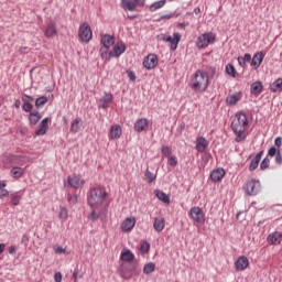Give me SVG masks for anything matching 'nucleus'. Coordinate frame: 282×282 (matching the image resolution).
<instances>
[{
	"label": "nucleus",
	"instance_id": "nucleus-1",
	"mask_svg": "<svg viewBox=\"0 0 282 282\" xmlns=\"http://www.w3.org/2000/svg\"><path fill=\"white\" fill-rule=\"evenodd\" d=\"M231 129L236 133V142L246 140V130L248 129V117L243 112H237L231 122Z\"/></svg>",
	"mask_w": 282,
	"mask_h": 282
},
{
	"label": "nucleus",
	"instance_id": "nucleus-2",
	"mask_svg": "<svg viewBox=\"0 0 282 282\" xmlns=\"http://www.w3.org/2000/svg\"><path fill=\"white\" fill-rule=\"evenodd\" d=\"M107 197V191L100 185L91 187L87 193V204L90 208H98Z\"/></svg>",
	"mask_w": 282,
	"mask_h": 282
},
{
	"label": "nucleus",
	"instance_id": "nucleus-3",
	"mask_svg": "<svg viewBox=\"0 0 282 282\" xmlns=\"http://www.w3.org/2000/svg\"><path fill=\"white\" fill-rule=\"evenodd\" d=\"M208 85H210V83L208 82V77L204 75L202 69L196 70L191 82V88L194 91L204 93L206 91V89H208Z\"/></svg>",
	"mask_w": 282,
	"mask_h": 282
},
{
	"label": "nucleus",
	"instance_id": "nucleus-4",
	"mask_svg": "<svg viewBox=\"0 0 282 282\" xmlns=\"http://www.w3.org/2000/svg\"><path fill=\"white\" fill-rule=\"evenodd\" d=\"M217 36L213 32H206L199 35L196 40V46L198 50H204V47H208V45H213Z\"/></svg>",
	"mask_w": 282,
	"mask_h": 282
},
{
	"label": "nucleus",
	"instance_id": "nucleus-5",
	"mask_svg": "<svg viewBox=\"0 0 282 282\" xmlns=\"http://www.w3.org/2000/svg\"><path fill=\"white\" fill-rule=\"evenodd\" d=\"M78 36L82 43H89V41H91L94 32L91 31L89 23L84 22L79 25Z\"/></svg>",
	"mask_w": 282,
	"mask_h": 282
},
{
	"label": "nucleus",
	"instance_id": "nucleus-6",
	"mask_svg": "<svg viewBox=\"0 0 282 282\" xmlns=\"http://www.w3.org/2000/svg\"><path fill=\"white\" fill-rule=\"evenodd\" d=\"M243 191L246 195H249V197H253L254 195L259 194L261 191V182L259 180H250L246 183L243 186Z\"/></svg>",
	"mask_w": 282,
	"mask_h": 282
},
{
	"label": "nucleus",
	"instance_id": "nucleus-7",
	"mask_svg": "<svg viewBox=\"0 0 282 282\" xmlns=\"http://www.w3.org/2000/svg\"><path fill=\"white\" fill-rule=\"evenodd\" d=\"M188 217H191L193 221H196V224H206V214H204V209L200 207H192L188 212Z\"/></svg>",
	"mask_w": 282,
	"mask_h": 282
},
{
	"label": "nucleus",
	"instance_id": "nucleus-8",
	"mask_svg": "<svg viewBox=\"0 0 282 282\" xmlns=\"http://www.w3.org/2000/svg\"><path fill=\"white\" fill-rule=\"evenodd\" d=\"M133 272H138V263L135 262L123 265L120 270V276L121 279L129 280L133 276Z\"/></svg>",
	"mask_w": 282,
	"mask_h": 282
},
{
	"label": "nucleus",
	"instance_id": "nucleus-9",
	"mask_svg": "<svg viewBox=\"0 0 282 282\" xmlns=\"http://www.w3.org/2000/svg\"><path fill=\"white\" fill-rule=\"evenodd\" d=\"M162 41L171 43L170 50L175 52V50H177V45H180V41H182V35L180 33H174L173 36H163Z\"/></svg>",
	"mask_w": 282,
	"mask_h": 282
},
{
	"label": "nucleus",
	"instance_id": "nucleus-10",
	"mask_svg": "<svg viewBox=\"0 0 282 282\" xmlns=\"http://www.w3.org/2000/svg\"><path fill=\"white\" fill-rule=\"evenodd\" d=\"M143 67L145 69H155L158 67V55L155 54H149L144 59H143Z\"/></svg>",
	"mask_w": 282,
	"mask_h": 282
},
{
	"label": "nucleus",
	"instance_id": "nucleus-11",
	"mask_svg": "<svg viewBox=\"0 0 282 282\" xmlns=\"http://www.w3.org/2000/svg\"><path fill=\"white\" fill-rule=\"evenodd\" d=\"M250 265V260H248V257L240 256L237 261L235 262V269L237 272H243L246 268Z\"/></svg>",
	"mask_w": 282,
	"mask_h": 282
},
{
	"label": "nucleus",
	"instance_id": "nucleus-12",
	"mask_svg": "<svg viewBox=\"0 0 282 282\" xmlns=\"http://www.w3.org/2000/svg\"><path fill=\"white\" fill-rule=\"evenodd\" d=\"M50 122H52V118L50 117L44 118L40 122L39 129L35 130V135H45V133H47V129H50Z\"/></svg>",
	"mask_w": 282,
	"mask_h": 282
},
{
	"label": "nucleus",
	"instance_id": "nucleus-13",
	"mask_svg": "<svg viewBox=\"0 0 282 282\" xmlns=\"http://www.w3.org/2000/svg\"><path fill=\"white\" fill-rule=\"evenodd\" d=\"M67 183L69 184V186H72V188H83L85 181L80 178V176L74 174L72 176H68Z\"/></svg>",
	"mask_w": 282,
	"mask_h": 282
},
{
	"label": "nucleus",
	"instance_id": "nucleus-14",
	"mask_svg": "<svg viewBox=\"0 0 282 282\" xmlns=\"http://www.w3.org/2000/svg\"><path fill=\"white\" fill-rule=\"evenodd\" d=\"M135 227V217H128L121 224V230L123 232H131Z\"/></svg>",
	"mask_w": 282,
	"mask_h": 282
},
{
	"label": "nucleus",
	"instance_id": "nucleus-15",
	"mask_svg": "<svg viewBox=\"0 0 282 282\" xmlns=\"http://www.w3.org/2000/svg\"><path fill=\"white\" fill-rule=\"evenodd\" d=\"M149 129V119L140 118L134 122V131L137 133H142V131H147Z\"/></svg>",
	"mask_w": 282,
	"mask_h": 282
},
{
	"label": "nucleus",
	"instance_id": "nucleus-16",
	"mask_svg": "<svg viewBox=\"0 0 282 282\" xmlns=\"http://www.w3.org/2000/svg\"><path fill=\"white\" fill-rule=\"evenodd\" d=\"M200 72L205 75V78H207L208 82L219 76L215 66H206L204 69H200Z\"/></svg>",
	"mask_w": 282,
	"mask_h": 282
},
{
	"label": "nucleus",
	"instance_id": "nucleus-17",
	"mask_svg": "<svg viewBox=\"0 0 282 282\" xmlns=\"http://www.w3.org/2000/svg\"><path fill=\"white\" fill-rule=\"evenodd\" d=\"M268 243L271 246H279L282 241V232L281 231H274L270 234L267 238Z\"/></svg>",
	"mask_w": 282,
	"mask_h": 282
},
{
	"label": "nucleus",
	"instance_id": "nucleus-18",
	"mask_svg": "<svg viewBox=\"0 0 282 282\" xmlns=\"http://www.w3.org/2000/svg\"><path fill=\"white\" fill-rule=\"evenodd\" d=\"M264 56L263 52L256 53L251 59V67H253V69H259L263 63Z\"/></svg>",
	"mask_w": 282,
	"mask_h": 282
},
{
	"label": "nucleus",
	"instance_id": "nucleus-19",
	"mask_svg": "<svg viewBox=\"0 0 282 282\" xmlns=\"http://www.w3.org/2000/svg\"><path fill=\"white\" fill-rule=\"evenodd\" d=\"M124 52H127V45H124V43L116 44L112 51H110V55H112V58H118V56H122Z\"/></svg>",
	"mask_w": 282,
	"mask_h": 282
},
{
	"label": "nucleus",
	"instance_id": "nucleus-20",
	"mask_svg": "<svg viewBox=\"0 0 282 282\" xmlns=\"http://www.w3.org/2000/svg\"><path fill=\"white\" fill-rule=\"evenodd\" d=\"M206 149H208V140L204 137H197L196 151H198V153H205Z\"/></svg>",
	"mask_w": 282,
	"mask_h": 282
},
{
	"label": "nucleus",
	"instance_id": "nucleus-21",
	"mask_svg": "<svg viewBox=\"0 0 282 282\" xmlns=\"http://www.w3.org/2000/svg\"><path fill=\"white\" fill-rule=\"evenodd\" d=\"M225 175H226V171L221 167H218V169L212 171L210 180H212V182H221V180H224Z\"/></svg>",
	"mask_w": 282,
	"mask_h": 282
},
{
	"label": "nucleus",
	"instance_id": "nucleus-22",
	"mask_svg": "<svg viewBox=\"0 0 282 282\" xmlns=\"http://www.w3.org/2000/svg\"><path fill=\"white\" fill-rule=\"evenodd\" d=\"M58 34V29L56 28L55 22H51L47 24L45 31H44V36L47 39H52V36H56Z\"/></svg>",
	"mask_w": 282,
	"mask_h": 282
},
{
	"label": "nucleus",
	"instance_id": "nucleus-23",
	"mask_svg": "<svg viewBox=\"0 0 282 282\" xmlns=\"http://www.w3.org/2000/svg\"><path fill=\"white\" fill-rule=\"evenodd\" d=\"M113 100V95L111 93H105L102 98L99 100V107L101 109H107L109 107V102Z\"/></svg>",
	"mask_w": 282,
	"mask_h": 282
},
{
	"label": "nucleus",
	"instance_id": "nucleus-24",
	"mask_svg": "<svg viewBox=\"0 0 282 282\" xmlns=\"http://www.w3.org/2000/svg\"><path fill=\"white\" fill-rule=\"evenodd\" d=\"M122 135V127L120 124H115L110 128L109 138L111 140H118Z\"/></svg>",
	"mask_w": 282,
	"mask_h": 282
},
{
	"label": "nucleus",
	"instance_id": "nucleus-25",
	"mask_svg": "<svg viewBox=\"0 0 282 282\" xmlns=\"http://www.w3.org/2000/svg\"><path fill=\"white\" fill-rule=\"evenodd\" d=\"M100 43H101L102 47L110 48L111 45H113L116 43V37H113V35H110V34H105L101 37Z\"/></svg>",
	"mask_w": 282,
	"mask_h": 282
},
{
	"label": "nucleus",
	"instance_id": "nucleus-26",
	"mask_svg": "<svg viewBox=\"0 0 282 282\" xmlns=\"http://www.w3.org/2000/svg\"><path fill=\"white\" fill-rule=\"evenodd\" d=\"M40 120H41V113H39V110H33L32 112L29 113L30 127H36Z\"/></svg>",
	"mask_w": 282,
	"mask_h": 282
},
{
	"label": "nucleus",
	"instance_id": "nucleus-27",
	"mask_svg": "<svg viewBox=\"0 0 282 282\" xmlns=\"http://www.w3.org/2000/svg\"><path fill=\"white\" fill-rule=\"evenodd\" d=\"M263 156V151H260L258 154H256L254 159L251 160L249 164V171L252 173V171H257L259 169V162H261V158Z\"/></svg>",
	"mask_w": 282,
	"mask_h": 282
},
{
	"label": "nucleus",
	"instance_id": "nucleus-28",
	"mask_svg": "<svg viewBox=\"0 0 282 282\" xmlns=\"http://www.w3.org/2000/svg\"><path fill=\"white\" fill-rule=\"evenodd\" d=\"M121 261H124L126 263H131L133 259H135V254H133L129 249H124L120 253Z\"/></svg>",
	"mask_w": 282,
	"mask_h": 282
},
{
	"label": "nucleus",
	"instance_id": "nucleus-29",
	"mask_svg": "<svg viewBox=\"0 0 282 282\" xmlns=\"http://www.w3.org/2000/svg\"><path fill=\"white\" fill-rule=\"evenodd\" d=\"M250 91L251 94H253V96H259V94L263 91V84L261 82L252 83L250 87Z\"/></svg>",
	"mask_w": 282,
	"mask_h": 282
},
{
	"label": "nucleus",
	"instance_id": "nucleus-30",
	"mask_svg": "<svg viewBox=\"0 0 282 282\" xmlns=\"http://www.w3.org/2000/svg\"><path fill=\"white\" fill-rule=\"evenodd\" d=\"M154 195L160 199V202H163V204H171V197H169V195L163 191L156 189L154 191Z\"/></svg>",
	"mask_w": 282,
	"mask_h": 282
},
{
	"label": "nucleus",
	"instance_id": "nucleus-31",
	"mask_svg": "<svg viewBox=\"0 0 282 282\" xmlns=\"http://www.w3.org/2000/svg\"><path fill=\"white\" fill-rule=\"evenodd\" d=\"M164 219L162 217L154 218L153 228L155 232H162L164 230Z\"/></svg>",
	"mask_w": 282,
	"mask_h": 282
},
{
	"label": "nucleus",
	"instance_id": "nucleus-32",
	"mask_svg": "<svg viewBox=\"0 0 282 282\" xmlns=\"http://www.w3.org/2000/svg\"><path fill=\"white\" fill-rule=\"evenodd\" d=\"M239 100H241V93H238V94H235V95H229L226 98V102L230 107L235 106L237 102H239Z\"/></svg>",
	"mask_w": 282,
	"mask_h": 282
},
{
	"label": "nucleus",
	"instance_id": "nucleus-33",
	"mask_svg": "<svg viewBox=\"0 0 282 282\" xmlns=\"http://www.w3.org/2000/svg\"><path fill=\"white\" fill-rule=\"evenodd\" d=\"M109 47L107 46H102L100 50H99V54L102 58V61H111V58H113V55H111V51L109 52Z\"/></svg>",
	"mask_w": 282,
	"mask_h": 282
},
{
	"label": "nucleus",
	"instance_id": "nucleus-34",
	"mask_svg": "<svg viewBox=\"0 0 282 282\" xmlns=\"http://www.w3.org/2000/svg\"><path fill=\"white\" fill-rule=\"evenodd\" d=\"M166 6V0H159L153 2L149 6L150 12H155L158 10H161V8H164Z\"/></svg>",
	"mask_w": 282,
	"mask_h": 282
},
{
	"label": "nucleus",
	"instance_id": "nucleus-35",
	"mask_svg": "<svg viewBox=\"0 0 282 282\" xmlns=\"http://www.w3.org/2000/svg\"><path fill=\"white\" fill-rule=\"evenodd\" d=\"M10 175L13 177V180H21V177H23V169L20 166H14L11 169Z\"/></svg>",
	"mask_w": 282,
	"mask_h": 282
},
{
	"label": "nucleus",
	"instance_id": "nucleus-36",
	"mask_svg": "<svg viewBox=\"0 0 282 282\" xmlns=\"http://www.w3.org/2000/svg\"><path fill=\"white\" fill-rule=\"evenodd\" d=\"M270 90L273 94H276V91H282V78H278L274 83L270 85Z\"/></svg>",
	"mask_w": 282,
	"mask_h": 282
},
{
	"label": "nucleus",
	"instance_id": "nucleus-37",
	"mask_svg": "<svg viewBox=\"0 0 282 282\" xmlns=\"http://www.w3.org/2000/svg\"><path fill=\"white\" fill-rule=\"evenodd\" d=\"M123 3V9L124 10H129V12H135V9L138 8L135 2L132 0V2L130 0H121Z\"/></svg>",
	"mask_w": 282,
	"mask_h": 282
},
{
	"label": "nucleus",
	"instance_id": "nucleus-38",
	"mask_svg": "<svg viewBox=\"0 0 282 282\" xmlns=\"http://www.w3.org/2000/svg\"><path fill=\"white\" fill-rule=\"evenodd\" d=\"M80 122H83V120L80 119V117H77L72 123H70V133H78L79 129H80Z\"/></svg>",
	"mask_w": 282,
	"mask_h": 282
},
{
	"label": "nucleus",
	"instance_id": "nucleus-39",
	"mask_svg": "<svg viewBox=\"0 0 282 282\" xmlns=\"http://www.w3.org/2000/svg\"><path fill=\"white\" fill-rule=\"evenodd\" d=\"M10 199L12 206H19L21 204L22 196L19 193H11L10 194Z\"/></svg>",
	"mask_w": 282,
	"mask_h": 282
},
{
	"label": "nucleus",
	"instance_id": "nucleus-40",
	"mask_svg": "<svg viewBox=\"0 0 282 282\" xmlns=\"http://www.w3.org/2000/svg\"><path fill=\"white\" fill-rule=\"evenodd\" d=\"M155 272V263L149 262L143 267V274H152Z\"/></svg>",
	"mask_w": 282,
	"mask_h": 282
},
{
	"label": "nucleus",
	"instance_id": "nucleus-41",
	"mask_svg": "<svg viewBox=\"0 0 282 282\" xmlns=\"http://www.w3.org/2000/svg\"><path fill=\"white\" fill-rule=\"evenodd\" d=\"M47 105V97L41 96L35 100L36 109H41V107H45Z\"/></svg>",
	"mask_w": 282,
	"mask_h": 282
},
{
	"label": "nucleus",
	"instance_id": "nucleus-42",
	"mask_svg": "<svg viewBox=\"0 0 282 282\" xmlns=\"http://www.w3.org/2000/svg\"><path fill=\"white\" fill-rule=\"evenodd\" d=\"M226 74H228V76H232V78H237V69H235L232 64L226 65Z\"/></svg>",
	"mask_w": 282,
	"mask_h": 282
},
{
	"label": "nucleus",
	"instance_id": "nucleus-43",
	"mask_svg": "<svg viewBox=\"0 0 282 282\" xmlns=\"http://www.w3.org/2000/svg\"><path fill=\"white\" fill-rule=\"evenodd\" d=\"M144 175L148 184H152V182H155V178L158 177V175L153 174V172L149 170L145 171Z\"/></svg>",
	"mask_w": 282,
	"mask_h": 282
},
{
	"label": "nucleus",
	"instance_id": "nucleus-44",
	"mask_svg": "<svg viewBox=\"0 0 282 282\" xmlns=\"http://www.w3.org/2000/svg\"><path fill=\"white\" fill-rule=\"evenodd\" d=\"M84 276V273L80 272V269H78V267H76L73 271V279H74V282L78 281V279H83Z\"/></svg>",
	"mask_w": 282,
	"mask_h": 282
},
{
	"label": "nucleus",
	"instance_id": "nucleus-45",
	"mask_svg": "<svg viewBox=\"0 0 282 282\" xmlns=\"http://www.w3.org/2000/svg\"><path fill=\"white\" fill-rule=\"evenodd\" d=\"M88 219H90V221H98V219H100V214L96 213L95 208H91Z\"/></svg>",
	"mask_w": 282,
	"mask_h": 282
},
{
	"label": "nucleus",
	"instance_id": "nucleus-46",
	"mask_svg": "<svg viewBox=\"0 0 282 282\" xmlns=\"http://www.w3.org/2000/svg\"><path fill=\"white\" fill-rule=\"evenodd\" d=\"M265 169H270V159L264 158L260 163V171H265Z\"/></svg>",
	"mask_w": 282,
	"mask_h": 282
},
{
	"label": "nucleus",
	"instance_id": "nucleus-47",
	"mask_svg": "<svg viewBox=\"0 0 282 282\" xmlns=\"http://www.w3.org/2000/svg\"><path fill=\"white\" fill-rule=\"evenodd\" d=\"M149 250H151V243L149 242H143L140 247V252L142 254H147V252H149Z\"/></svg>",
	"mask_w": 282,
	"mask_h": 282
},
{
	"label": "nucleus",
	"instance_id": "nucleus-48",
	"mask_svg": "<svg viewBox=\"0 0 282 282\" xmlns=\"http://www.w3.org/2000/svg\"><path fill=\"white\" fill-rule=\"evenodd\" d=\"M67 202L69 204H78V194H74V195L68 194L67 195Z\"/></svg>",
	"mask_w": 282,
	"mask_h": 282
},
{
	"label": "nucleus",
	"instance_id": "nucleus-49",
	"mask_svg": "<svg viewBox=\"0 0 282 282\" xmlns=\"http://www.w3.org/2000/svg\"><path fill=\"white\" fill-rule=\"evenodd\" d=\"M161 153L164 155V158H170L171 156V148L169 145H163L161 148Z\"/></svg>",
	"mask_w": 282,
	"mask_h": 282
},
{
	"label": "nucleus",
	"instance_id": "nucleus-50",
	"mask_svg": "<svg viewBox=\"0 0 282 282\" xmlns=\"http://www.w3.org/2000/svg\"><path fill=\"white\" fill-rule=\"evenodd\" d=\"M22 109H23V111H25L26 113H32V109H34V105L23 102Z\"/></svg>",
	"mask_w": 282,
	"mask_h": 282
},
{
	"label": "nucleus",
	"instance_id": "nucleus-51",
	"mask_svg": "<svg viewBox=\"0 0 282 282\" xmlns=\"http://www.w3.org/2000/svg\"><path fill=\"white\" fill-rule=\"evenodd\" d=\"M58 217H59V219H67V217H68L67 208L61 207Z\"/></svg>",
	"mask_w": 282,
	"mask_h": 282
},
{
	"label": "nucleus",
	"instance_id": "nucleus-52",
	"mask_svg": "<svg viewBox=\"0 0 282 282\" xmlns=\"http://www.w3.org/2000/svg\"><path fill=\"white\" fill-rule=\"evenodd\" d=\"M22 102H26L32 105V102H34V97L30 96V95H22Z\"/></svg>",
	"mask_w": 282,
	"mask_h": 282
},
{
	"label": "nucleus",
	"instance_id": "nucleus-53",
	"mask_svg": "<svg viewBox=\"0 0 282 282\" xmlns=\"http://www.w3.org/2000/svg\"><path fill=\"white\" fill-rule=\"evenodd\" d=\"M167 164H169V166H173V167H175V166H177V156H170L169 159H167Z\"/></svg>",
	"mask_w": 282,
	"mask_h": 282
},
{
	"label": "nucleus",
	"instance_id": "nucleus-54",
	"mask_svg": "<svg viewBox=\"0 0 282 282\" xmlns=\"http://www.w3.org/2000/svg\"><path fill=\"white\" fill-rule=\"evenodd\" d=\"M54 251L56 252V254H65V252H67V249H65L61 246H56V247H54Z\"/></svg>",
	"mask_w": 282,
	"mask_h": 282
},
{
	"label": "nucleus",
	"instance_id": "nucleus-55",
	"mask_svg": "<svg viewBox=\"0 0 282 282\" xmlns=\"http://www.w3.org/2000/svg\"><path fill=\"white\" fill-rule=\"evenodd\" d=\"M276 153H279V150H276L275 147H271L268 151V155H270V158H274V155H276Z\"/></svg>",
	"mask_w": 282,
	"mask_h": 282
},
{
	"label": "nucleus",
	"instance_id": "nucleus-56",
	"mask_svg": "<svg viewBox=\"0 0 282 282\" xmlns=\"http://www.w3.org/2000/svg\"><path fill=\"white\" fill-rule=\"evenodd\" d=\"M128 78L132 80V83H135V73L133 70H127Z\"/></svg>",
	"mask_w": 282,
	"mask_h": 282
},
{
	"label": "nucleus",
	"instance_id": "nucleus-57",
	"mask_svg": "<svg viewBox=\"0 0 282 282\" xmlns=\"http://www.w3.org/2000/svg\"><path fill=\"white\" fill-rule=\"evenodd\" d=\"M10 195V192L3 187L0 189V198L3 199V197H8Z\"/></svg>",
	"mask_w": 282,
	"mask_h": 282
},
{
	"label": "nucleus",
	"instance_id": "nucleus-58",
	"mask_svg": "<svg viewBox=\"0 0 282 282\" xmlns=\"http://www.w3.org/2000/svg\"><path fill=\"white\" fill-rule=\"evenodd\" d=\"M29 242H30V236H28V234H24L21 238V243H23L24 246H28Z\"/></svg>",
	"mask_w": 282,
	"mask_h": 282
},
{
	"label": "nucleus",
	"instance_id": "nucleus-59",
	"mask_svg": "<svg viewBox=\"0 0 282 282\" xmlns=\"http://www.w3.org/2000/svg\"><path fill=\"white\" fill-rule=\"evenodd\" d=\"M173 17H175V13L163 14L160 17V21L173 19Z\"/></svg>",
	"mask_w": 282,
	"mask_h": 282
},
{
	"label": "nucleus",
	"instance_id": "nucleus-60",
	"mask_svg": "<svg viewBox=\"0 0 282 282\" xmlns=\"http://www.w3.org/2000/svg\"><path fill=\"white\" fill-rule=\"evenodd\" d=\"M275 163L276 164H282L281 150H278V153L275 154Z\"/></svg>",
	"mask_w": 282,
	"mask_h": 282
},
{
	"label": "nucleus",
	"instance_id": "nucleus-61",
	"mask_svg": "<svg viewBox=\"0 0 282 282\" xmlns=\"http://www.w3.org/2000/svg\"><path fill=\"white\" fill-rule=\"evenodd\" d=\"M54 281H55V282H62V281H63V273L56 272V273L54 274Z\"/></svg>",
	"mask_w": 282,
	"mask_h": 282
},
{
	"label": "nucleus",
	"instance_id": "nucleus-62",
	"mask_svg": "<svg viewBox=\"0 0 282 282\" xmlns=\"http://www.w3.org/2000/svg\"><path fill=\"white\" fill-rule=\"evenodd\" d=\"M133 2L137 6V8H142L144 7V3H147V0H133Z\"/></svg>",
	"mask_w": 282,
	"mask_h": 282
},
{
	"label": "nucleus",
	"instance_id": "nucleus-63",
	"mask_svg": "<svg viewBox=\"0 0 282 282\" xmlns=\"http://www.w3.org/2000/svg\"><path fill=\"white\" fill-rule=\"evenodd\" d=\"M238 64L240 65V67H246V61L243 59V57H238Z\"/></svg>",
	"mask_w": 282,
	"mask_h": 282
},
{
	"label": "nucleus",
	"instance_id": "nucleus-64",
	"mask_svg": "<svg viewBox=\"0 0 282 282\" xmlns=\"http://www.w3.org/2000/svg\"><path fill=\"white\" fill-rule=\"evenodd\" d=\"M274 144H275V147H281V144H282V138H281V137L275 138Z\"/></svg>",
	"mask_w": 282,
	"mask_h": 282
}]
</instances>
